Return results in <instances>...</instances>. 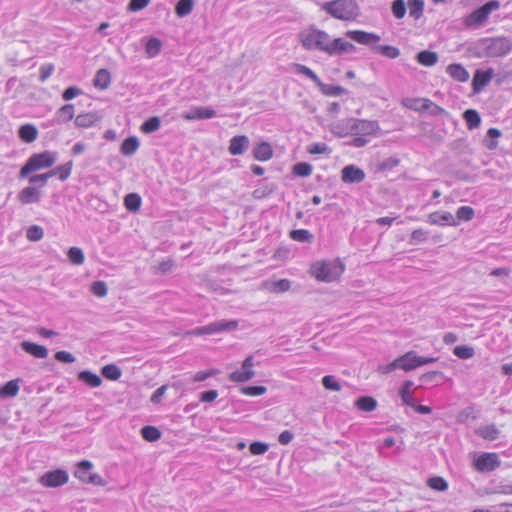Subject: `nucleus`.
Wrapping results in <instances>:
<instances>
[{
	"label": "nucleus",
	"instance_id": "1",
	"mask_svg": "<svg viewBox=\"0 0 512 512\" xmlns=\"http://www.w3.org/2000/svg\"><path fill=\"white\" fill-rule=\"evenodd\" d=\"M379 131L380 126L376 120L347 118L334 126V133L339 137L354 136L350 145L355 148L367 145L370 137L377 136Z\"/></svg>",
	"mask_w": 512,
	"mask_h": 512
},
{
	"label": "nucleus",
	"instance_id": "2",
	"mask_svg": "<svg viewBox=\"0 0 512 512\" xmlns=\"http://www.w3.org/2000/svg\"><path fill=\"white\" fill-rule=\"evenodd\" d=\"M333 40L326 31L318 29L314 25L299 33V41L305 50L320 51L329 56H332Z\"/></svg>",
	"mask_w": 512,
	"mask_h": 512
},
{
	"label": "nucleus",
	"instance_id": "3",
	"mask_svg": "<svg viewBox=\"0 0 512 512\" xmlns=\"http://www.w3.org/2000/svg\"><path fill=\"white\" fill-rule=\"evenodd\" d=\"M475 48L480 57L501 58L511 53L512 39L507 36L485 37L476 42Z\"/></svg>",
	"mask_w": 512,
	"mask_h": 512
},
{
	"label": "nucleus",
	"instance_id": "4",
	"mask_svg": "<svg viewBox=\"0 0 512 512\" xmlns=\"http://www.w3.org/2000/svg\"><path fill=\"white\" fill-rule=\"evenodd\" d=\"M344 272V265L339 260L319 261L311 266V274L321 282L336 281Z\"/></svg>",
	"mask_w": 512,
	"mask_h": 512
},
{
	"label": "nucleus",
	"instance_id": "5",
	"mask_svg": "<svg viewBox=\"0 0 512 512\" xmlns=\"http://www.w3.org/2000/svg\"><path fill=\"white\" fill-rule=\"evenodd\" d=\"M322 9L333 18L339 20H352L358 15V6L354 0L325 2Z\"/></svg>",
	"mask_w": 512,
	"mask_h": 512
},
{
	"label": "nucleus",
	"instance_id": "6",
	"mask_svg": "<svg viewBox=\"0 0 512 512\" xmlns=\"http://www.w3.org/2000/svg\"><path fill=\"white\" fill-rule=\"evenodd\" d=\"M57 160L56 153L44 151L32 154L19 172L20 178H26L30 173L51 167Z\"/></svg>",
	"mask_w": 512,
	"mask_h": 512
},
{
	"label": "nucleus",
	"instance_id": "7",
	"mask_svg": "<svg viewBox=\"0 0 512 512\" xmlns=\"http://www.w3.org/2000/svg\"><path fill=\"white\" fill-rule=\"evenodd\" d=\"M500 8V2L491 0L464 17L463 25L467 28L476 29L483 26L489 19L490 14Z\"/></svg>",
	"mask_w": 512,
	"mask_h": 512
},
{
	"label": "nucleus",
	"instance_id": "8",
	"mask_svg": "<svg viewBox=\"0 0 512 512\" xmlns=\"http://www.w3.org/2000/svg\"><path fill=\"white\" fill-rule=\"evenodd\" d=\"M438 360L437 357H424L419 356L415 351H408L402 356L397 357L399 369L408 372L415 370L418 367L426 364L434 363Z\"/></svg>",
	"mask_w": 512,
	"mask_h": 512
},
{
	"label": "nucleus",
	"instance_id": "9",
	"mask_svg": "<svg viewBox=\"0 0 512 512\" xmlns=\"http://www.w3.org/2000/svg\"><path fill=\"white\" fill-rule=\"evenodd\" d=\"M238 327L237 320H218L205 326L194 328L190 334L194 336L211 335L223 331H232Z\"/></svg>",
	"mask_w": 512,
	"mask_h": 512
},
{
	"label": "nucleus",
	"instance_id": "10",
	"mask_svg": "<svg viewBox=\"0 0 512 512\" xmlns=\"http://www.w3.org/2000/svg\"><path fill=\"white\" fill-rule=\"evenodd\" d=\"M238 327L237 320H218L205 326L194 328L190 334L194 336L211 335L223 331H232Z\"/></svg>",
	"mask_w": 512,
	"mask_h": 512
},
{
	"label": "nucleus",
	"instance_id": "11",
	"mask_svg": "<svg viewBox=\"0 0 512 512\" xmlns=\"http://www.w3.org/2000/svg\"><path fill=\"white\" fill-rule=\"evenodd\" d=\"M69 476L65 470L57 469L43 474L39 482L44 487H59L68 482Z\"/></svg>",
	"mask_w": 512,
	"mask_h": 512
},
{
	"label": "nucleus",
	"instance_id": "12",
	"mask_svg": "<svg viewBox=\"0 0 512 512\" xmlns=\"http://www.w3.org/2000/svg\"><path fill=\"white\" fill-rule=\"evenodd\" d=\"M254 366V358L252 355L246 357V359L242 363V367L240 370H236L229 375V380L232 382L242 383L249 381L254 377L255 373L253 371Z\"/></svg>",
	"mask_w": 512,
	"mask_h": 512
},
{
	"label": "nucleus",
	"instance_id": "13",
	"mask_svg": "<svg viewBox=\"0 0 512 512\" xmlns=\"http://www.w3.org/2000/svg\"><path fill=\"white\" fill-rule=\"evenodd\" d=\"M345 35L359 44L369 46L372 50L381 39L378 34L363 30H348Z\"/></svg>",
	"mask_w": 512,
	"mask_h": 512
},
{
	"label": "nucleus",
	"instance_id": "14",
	"mask_svg": "<svg viewBox=\"0 0 512 512\" xmlns=\"http://www.w3.org/2000/svg\"><path fill=\"white\" fill-rule=\"evenodd\" d=\"M475 468L479 472L493 471L500 466L496 453H483L475 460Z\"/></svg>",
	"mask_w": 512,
	"mask_h": 512
},
{
	"label": "nucleus",
	"instance_id": "15",
	"mask_svg": "<svg viewBox=\"0 0 512 512\" xmlns=\"http://www.w3.org/2000/svg\"><path fill=\"white\" fill-rule=\"evenodd\" d=\"M216 116V111L208 106H198L193 107L189 111L183 113L182 117L185 120L193 121V120H202V119H211Z\"/></svg>",
	"mask_w": 512,
	"mask_h": 512
},
{
	"label": "nucleus",
	"instance_id": "16",
	"mask_svg": "<svg viewBox=\"0 0 512 512\" xmlns=\"http://www.w3.org/2000/svg\"><path fill=\"white\" fill-rule=\"evenodd\" d=\"M364 179L365 172L355 165H347L341 171V180L344 183L357 184L362 182Z\"/></svg>",
	"mask_w": 512,
	"mask_h": 512
},
{
	"label": "nucleus",
	"instance_id": "17",
	"mask_svg": "<svg viewBox=\"0 0 512 512\" xmlns=\"http://www.w3.org/2000/svg\"><path fill=\"white\" fill-rule=\"evenodd\" d=\"M250 140L246 135H237L230 139L228 151L231 155H242L248 150Z\"/></svg>",
	"mask_w": 512,
	"mask_h": 512
},
{
	"label": "nucleus",
	"instance_id": "18",
	"mask_svg": "<svg viewBox=\"0 0 512 512\" xmlns=\"http://www.w3.org/2000/svg\"><path fill=\"white\" fill-rule=\"evenodd\" d=\"M41 197L42 193L40 189L34 186L23 188L17 196L19 202L23 205L37 203L40 201Z\"/></svg>",
	"mask_w": 512,
	"mask_h": 512
},
{
	"label": "nucleus",
	"instance_id": "19",
	"mask_svg": "<svg viewBox=\"0 0 512 512\" xmlns=\"http://www.w3.org/2000/svg\"><path fill=\"white\" fill-rule=\"evenodd\" d=\"M428 222L438 226H457L458 222L450 212H433L428 215Z\"/></svg>",
	"mask_w": 512,
	"mask_h": 512
},
{
	"label": "nucleus",
	"instance_id": "20",
	"mask_svg": "<svg viewBox=\"0 0 512 512\" xmlns=\"http://www.w3.org/2000/svg\"><path fill=\"white\" fill-rule=\"evenodd\" d=\"M493 74H494V71L492 68L485 70V71L476 70V72L473 76V81H472L473 90L475 92L481 91L491 81Z\"/></svg>",
	"mask_w": 512,
	"mask_h": 512
},
{
	"label": "nucleus",
	"instance_id": "21",
	"mask_svg": "<svg viewBox=\"0 0 512 512\" xmlns=\"http://www.w3.org/2000/svg\"><path fill=\"white\" fill-rule=\"evenodd\" d=\"M23 351L35 358L44 359L48 356V349L45 346L30 341H23L20 344Z\"/></svg>",
	"mask_w": 512,
	"mask_h": 512
},
{
	"label": "nucleus",
	"instance_id": "22",
	"mask_svg": "<svg viewBox=\"0 0 512 512\" xmlns=\"http://www.w3.org/2000/svg\"><path fill=\"white\" fill-rule=\"evenodd\" d=\"M264 288L271 293H284L291 288V281L288 279H279L274 281H266Z\"/></svg>",
	"mask_w": 512,
	"mask_h": 512
},
{
	"label": "nucleus",
	"instance_id": "23",
	"mask_svg": "<svg viewBox=\"0 0 512 512\" xmlns=\"http://www.w3.org/2000/svg\"><path fill=\"white\" fill-rule=\"evenodd\" d=\"M356 50L357 48L354 44L342 38H334L333 40L332 56L341 55L343 53H354Z\"/></svg>",
	"mask_w": 512,
	"mask_h": 512
},
{
	"label": "nucleus",
	"instance_id": "24",
	"mask_svg": "<svg viewBox=\"0 0 512 512\" xmlns=\"http://www.w3.org/2000/svg\"><path fill=\"white\" fill-rule=\"evenodd\" d=\"M19 138L25 143H31L38 137V129L33 124H24L18 130Z\"/></svg>",
	"mask_w": 512,
	"mask_h": 512
},
{
	"label": "nucleus",
	"instance_id": "25",
	"mask_svg": "<svg viewBox=\"0 0 512 512\" xmlns=\"http://www.w3.org/2000/svg\"><path fill=\"white\" fill-rule=\"evenodd\" d=\"M446 71L456 81L466 82L469 79L468 71L461 64H450Z\"/></svg>",
	"mask_w": 512,
	"mask_h": 512
},
{
	"label": "nucleus",
	"instance_id": "26",
	"mask_svg": "<svg viewBox=\"0 0 512 512\" xmlns=\"http://www.w3.org/2000/svg\"><path fill=\"white\" fill-rule=\"evenodd\" d=\"M272 156L271 145L267 142H262L253 149V157L258 161H268Z\"/></svg>",
	"mask_w": 512,
	"mask_h": 512
},
{
	"label": "nucleus",
	"instance_id": "27",
	"mask_svg": "<svg viewBox=\"0 0 512 512\" xmlns=\"http://www.w3.org/2000/svg\"><path fill=\"white\" fill-rule=\"evenodd\" d=\"M75 114L74 105L66 104L60 107L55 113V121L58 124L66 123L73 119Z\"/></svg>",
	"mask_w": 512,
	"mask_h": 512
},
{
	"label": "nucleus",
	"instance_id": "28",
	"mask_svg": "<svg viewBox=\"0 0 512 512\" xmlns=\"http://www.w3.org/2000/svg\"><path fill=\"white\" fill-rule=\"evenodd\" d=\"M291 69L297 73V74H301V75H304L305 77L309 78L311 81H313L316 85L318 86H322V82L320 80V78L317 76V74L311 70L309 67L303 65V64H298V63H293L291 65Z\"/></svg>",
	"mask_w": 512,
	"mask_h": 512
},
{
	"label": "nucleus",
	"instance_id": "29",
	"mask_svg": "<svg viewBox=\"0 0 512 512\" xmlns=\"http://www.w3.org/2000/svg\"><path fill=\"white\" fill-rule=\"evenodd\" d=\"M438 59V54L429 50L420 51L416 55L418 63L426 67L434 66L438 62Z\"/></svg>",
	"mask_w": 512,
	"mask_h": 512
},
{
	"label": "nucleus",
	"instance_id": "30",
	"mask_svg": "<svg viewBox=\"0 0 512 512\" xmlns=\"http://www.w3.org/2000/svg\"><path fill=\"white\" fill-rule=\"evenodd\" d=\"M111 83V75L110 72L106 69H100L96 72L93 84L96 88L101 90H105L109 87Z\"/></svg>",
	"mask_w": 512,
	"mask_h": 512
},
{
	"label": "nucleus",
	"instance_id": "31",
	"mask_svg": "<svg viewBox=\"0 0 512 512\" xmlns=\"http://www.w3.org/2000/svg\"><path fill=\"white\" fill-rule=\"evenodd\" d=\"M98 120L99 117L96 113L88 112L84 114H79L75 118V125L79 128H89L93 126Z\"/></svg>",
	"mask_w": 512,
	"mask_h": 512
},
{
	"label": "nucleus",
	"instance_id": "32",
	"mask_svg": "<svg viewBox=\"0 0 512 512\" xmlns=\"http://www.w3.org/2000/svg\"><path fill=\"white\" fill-rule=\"evenodd\" d=\"M413 385L414 383L412 381L406 380L399 391L402 402L407 406L414 405Z\"/></svg>",
	"mask_w": 512,
	"mask_h": 512
},
{
	"label": "nucleus",
	"instance_id": "33",
	"mask_svg": "<svg viewBox=\"0 0 512 512\" xmlns=\"http://www.w3.org/2000/svg\"><path fill=\"white\" fill-rule=\"evenodd\" d=\"M476 433L483 439L494 441L499 437V430L494 424L481 426L477 429Z\"/></svg>",
	"mask_w": 512,
	"mask_h": 512
},
{
	"label": "nucleus",
	"instance_id": "34",
	"mask_svg": "<svg viewBox=\"0 0 512 512\" xmlns=\"http://www.w3.org/2000/svg\"><path fill=\"white\" fill-rule=\"evenodd\" d=\"M78 379L92 388L99 387L102 384V379L99 375L91 371H81L78 374Z\"/></svg>",
	"mask_w": 512,
	"mask_h": 512
},
{
	"label": "nucleus",
	"instance_id": "35",
	"mask_svg": "<svg viewBox=\"0 0 512 512\" xmlns=\"http://www.w3.org/2000/svg\"><path fill=\"white\" fill-rule=\"evenodd\" d=\"M373 51L389 59H396L400 55V50L392 45H375Z\"/></svg>",
	"mask_w": 512,
	"mask_h": 512
},
{
	"label": "nucleus",
	"instance_id": "36",
	"mask_svg": "<svg viewBox=\"0 0 512 512\" xmlns=\"http://www.w3.org/2000/svg\"><path fill=\"white\" fill-rule=\"evenodd\" d=\"M93 464L88 460L80 461L77 464V469L74 472V476L78 478L79 480L86 482L88 479V476L90 473V470L92 469Z\"/></svg>",
	"mask_w": 512,
	"mask_h": 512
},
{
	"label": "nucleus",
	"instance_id": "37",
	"mask_svg": "<svg viewBox=\"0 0 512 512\" xmlns=\"http://www.w3.org/2000/svg\"><path fill=\"white\" fill-rule=\"evenodd\" d=\"M289 237L300 243H311L314 239L313 234L307 229H296L289 233Z\"/></svg>",
	"mask_w": 512,
	"mask_h": 512
},
{
	"label": "nucleus",
	"instance_id": "38",
	"mask_svg": "<svg viewBox=\"0 0 512 512\" xmlns=\"http://www.w3.org/2000/svg\"><path fill=\"white\" fill-rule=\"evenodd\" d=\"M19 392L18 380H10L6 384L0 387V397L10 398L14 397Z\"/></svg>",
	"mask_w": 512,
	"mask_h": 512
},
{
	"label": "nucleus",
	"instance_id": "39",
	"mask_svg": "<svg viewBox=\"0 0 512 512\" xmlns=\"http://www.w3.org/2000/svg\"><path fill=\"white\" fill-rule=\"evenodd\" d=\"M502 133L497 128H490L487 131L486 138L484 139V145L489 150H494L498 146L497 139L501 137Z\"/></svg>",
	"mask_w": 512,
	"mask_h": 512
},
{
	"label": "nucleus",
	"instance_id": "40",
	"mask_svg": "<svg viewBox=\"0 0 512 512\" xmlns=\"http://www.w3.org/2000/svg\"><path fill=\"white\" fill-rule=\"evenodd\" d=\"M468 129H475L480 125L481 118L479 113L474 109H468L463 113Z\"/></svg>",
	"mask_w": 512,
	"mask_h": 512
},
{
	"label": "nucleus",
	"instance_id": "41",
	"mask_svg": "<svg viewBox=\"0 0 512 512\" xmlns=\"http://www.w3.org/2000/svg\"><path fill=\"white\" fill-rule=\"evenodd\" d=\"M141 202V197L137 193L127 194L124 198V205L130 212L138 211L140 209Z\"/></svg>",
	"mask_w": 512,
	"mask_h": 512
},
{
	"label": "nucleus",
	"instance_id": "42",
	"mask_svg": "<svg viewBox=\"0 0 512 512\" xmlns=\"http://www.w3.org/2000/svg\"><path fill=\"white\" fill-rule=\"evenodd\" d=\"M139 147V141L136 137L126 138L121 145V153L126 156L133 155Z\"/></svg>",
	"mask_w": 512,
	"mask_h": 512
},
{
	"label": "nucleus",
	"instance_id": "43",
	"mask_svg": "<svg viewBox=\"0 0 512 512\" xmlns=\"http://www.w3.org/2000/svg\"><path fill=\"white\" fill-rule=\"evenodd\" d=\"M356 406L362 411L371 412L376 409L377 401L373 397L363 396L357 399Z\"/></svg>",
	"mask_w": 512,
	"mask_h": 512
},
{
	"label": "nucleus",
	"instance_id": "44",
	"mask_svg": "<svg viewBox=\"0 0 512 512\" xmlns=\"http://www.w3.org/2000/svg\"><path fill=\"white\" fill-rule=\"evenodd\" d=\"M161 48V41L158 38L152 37L147 41L145 51L148 57L153 58L160 53Z\"/></svg>",
	"mask_w": 512,
	"mask_h": 512
},
{
	"label": "nucleus",
	"instance_id": "45",
	"mask_svg": "<svg viewBox=\"0 0 512 512\" xmlns=\"http://www.w3.org/2000/svg\"><path fill=\"white\" fill-rule=\"evenodd\" d=\"M193 6V0H179L175 7V12L178 17H184L192 12Z\"/></svg>",
	"mask_w": 512,
	"mask_h": 512
},
{
	"label": "nucleus",
	"instance_id": "46",
	"mask_svg": "<svg viewBox=\"0 0 512 512\" xmlns=\"http://www.w3.org/2000/svg\"><path fill=\"white\" fill-rule=\"evenodd\" d=\"M409 14L414 19H419L422 16L424 9L423 0H408Z\"/></svg>",
	"mask_w": 512,
	"mask_h": 512
},
{
	"label": "nucleus",
	"instance_id": "47",
	"mask_svg": "<svg viewBox=\"0 0 512 512\" xmlns=\"http://www.w3.org/2000/svg\"><path fill=\"white\" fill-rule=\"evenodd\" d=\"M121 374V369L115 364H108L102 368V375L109 380H118Z\"/></svg>",
	"mask_w": 512,
	"mask_h": 512
},
{
	"label": "nucleus",
	"instance_id": "48",
	"mask_svg": "<svg viewBox=\"0 0 512 512\" xmlns=\"http://www.w3.org/2000/svg\"><path fill=\"white\" fill-rule=\"evenodd\" d=\"M161 126V120L157 116L150 117L141 125V131L143 133H152L157 131Z\"/></svg>",
	"mask_w": 512,
	"mask_h": 512
},
{
	"label": "nucleus",
	"instance_id": "49",
	"mask_svg": "<svg viewBox=\"0 0 512 512\" xmlns=\"http://www.w3.org/2000/svg\"><path fill=\"white\" fill-rule=\"evenodd\" d=\"M142 437L149 442H154L160 439L161 432L154 426H144L141 429Z\"/></svg>",
	"mask_w": 512,
	"mask_h": 512
},
{
	"label": "nucleus",
	"instance_id": "50",
	"mask_svg": "<svg viewBox=\"0 0 512 512\" xmlns=\"http://www.w3.org/2000/svg\"><path fill=\"white\" fill-rule=\"evenodd\" d=\"M68 259L75 265H81L85 261V256L82 249L78 247H71L67 252Z\"/></svg>",
	"mask_w": 512,
	"mask_h": 512
},
{
	"label": "nucleus",
	"instance_id": "51",
	"mask_svg": "<svg viewBox=\"0 0 512 512\" xmlns=\"http://www.w3.org/2000/svg\"><path fill=\"white\" fill-rule=\"evenodd\" d=\"M73 162L68 161L62 165L57 166L52 171H56V175H58V178L61 181H65L69 178L71 171H72Z\"/></svg>",
	"mask_w": 512,
	"mask_h": 512
},
{
	"label": "nucleus",
	"instance_id": "52",
	"mask_svg": "<svg viewBox=\"0 0 512 512\" xmlns=\"http://www.w3.org/2000/svg\"><path fill=\"white\" fill-rule=\"evenodd\" d=\"M312 165L307 162H300L293 166V173L300 177H308L312 173Z\"/></svg>",
	"mask_w": 512,
	"mask_h": 512
},
{
	"label": "nucleus",
	"instance_id": "53",
	"mask_svg": "<svg viewBox=\"0 0 512 512\" xmlns=\"http://www.w3.org/2000/svg\"><path fill=\"white\" fill-rule=\"evenodd\" d=\"M428 235V231L421 228L416 229L411 233L409 243L411 245H416L419 243L426 242L428 240Z\"/></svg>",
	"mask_w": 512,
	"mask_h": 512
},
{
	"label": "nucleus",
	"instance_id": "54",
	"mask_svg": "<svg viewBox=\"0 0 512 512\" xmlns=\"http://www.w3.org/2000/svg\"><path fill=\"white\" fill-rule=\"evenodd\" d=\"M457 222L470 221L474 217V209L470 206H461L456 211Z\"/></svg>",
	"mask_w": 512,
	"mask_h": 512
},
{
	"label": "nucleus",
	"instance_id": "55",
	"mask_svg": "<svg viewBox=\"0 0 512 512\" xmlns=\"http://www.w3.org/2000/svg\"><path fill=\"white\" fill-rule=\"evenodd\" d=\"M428 486L436 491H446L448 489L447 481L442 477H431L428 480Z\"/></svg>",
	"mask_w": 512,
	"mask_h": 512
},
{
	"label": "nucleus",
	"instance_id": "56",
	"mask_svg": "<svg viewBox=\"0 0 512 512\" xmlns=\"http://www.w3.org/2000/svg\"><path fill=\"white\" fill-rule=\"evenodd\" d=\"M453 353L460 359H470L474 356V349L470 346L460 345L454 348Z\"/></svg>",
	"mask_w": 512,
	"mask_h": 512
},
{
	"label": "nucleus",
	"instance_id": "57",
	"mask_svg": "<svg viewBox=\"0 0 512 512\" xmlns=\"http://www.w3.org/2000/svg\"><path fill=\"white\" fill-rule=\"evenodd\" d=\"M322 385L327 390L331 391H340L341 390V384L333 375H326L322 378Z\"/></svg>",
	"mask_w": 512,
	"mask_h": 512
},
{
	"label": "nucleus",
	"instance_id": "58",
	"mask_svg": "<svg viewBox=\"0 0 512 512\" xmlns=\"http://www.w3.org/2000/svg\"><path fill=\"white\" fill-rule=\"evenodd\" d=\"M56 176V171H48L47 173L33 175L29 178L30 184L40 183V187H44L49 178Z\"/></svg>",
	"mask_w": 512,
	"mask_h": 512
},
{
	"label": "nucleus",
	"instance_id": "59",
	"mask_svg": "<svg viewBox=\"0 0 512 512\" xmlns=\"http://www.w3.org/2000/svg\"><path fill=\"white\" fill-rule=\"evenodd\" d=\"M321 87H322V91L325 95L332 96V97L341 96L342 94L346 93V89L340 85L325 86L322 84Z\"/></svg>",
	"mask_w": 512,
	"mask_h": 512
},
{
	"label": "nucleus",
	"instance_id": "60",
	"mask_svg": "<svg viewBox=\"0 0 512 512\" xmlns=\"http://www.w3.org/2000/svg\"><path fill=\"white\" fill-rule=\"evenodd\" d=\"M392 13L397 19H402L406 14V5L404 0H394L392 3Z\"/></svg>",
	"mask_w": 512,
	"mask_h": 512
},
{
	"label": "nucleus",
	"instance_id": "61",
	"mask_svg": "<svg viewBox=\"0 0 512 512\" xmlns=\"http://www.w3.org/2000/svg\"><path fill=\"white\" fill-rule=\"evenodd\" d=\"M43 236H44L43 229L37 225H33V226L29 227L26 232V237L30 241H39L43 238Z\"/></svg>",
	"mask_w": 512,
	"mask_h": 512
},
{
	"label": "nucleus",
	"instance_id": "62",
	"mask_svg": "<svg viewBox=\"0 0 512 512\" xmlns=\"http://www.w3.org/2000/svg\"><path fill=\"white\" fill-rule=\"evenodd\" d=\"M91 292L98 297H104L107 294L108 289L105 282L95 281L91 285Z\"/></svg>",
	"mask_w": 512,
	"mask_h": 512
},
{
	"label": "nucleus",
	"instance_id": "63",
	"mask_svg": "<svg viewBox=\"0 0 512 512\" xmlns=\"http://www.w3.org/2000/svg\"><path fill=\"white\" fill-rule=\"evenodd\" d=\"M266 387L264 386H245L241 388V392L245 395L249 396H260L266 392Z\"/></svg>",
	"mask_w": 512,
	"mask_h": 512
},
{
	"label": "nucleus",
	"instance_id": "64",
	"mask_svg": "<svg viewBox=\"0 0 512 512\" xmlns=\"http://www.w3.org/2000/svg\"><path fill=\"white\" fill-rule=\"evenodd\" d=\"M310 154H326L330 152V148L323 142L313 143L308 147Z\"/></svg>",
	"mask_w": 512,
	"mask_h": 512
}]
</instances>
